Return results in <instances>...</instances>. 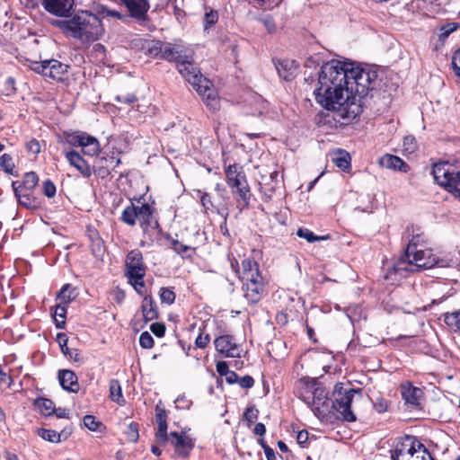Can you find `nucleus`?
Masks as SVG:
<instances>
[{"instance_id": "55", "label": "nucleus", "mask_w": 460, "mask_h": 460, "mask_svg": "<svg viewBox=\"0 0 460 460\" xmlns=\"http://www.w3.org/2000/svg\"><path fill=\"white\" fill-rule=\"evenodd\" d=\"M57 341L61 349V351L64 355H66L67 352L71 349L67 347L68 338L65 333H58L57 334Z\"/></svg>"}, {"instance_id": "59", "label": "nucleus", "mask_w": 460, "mask_h": 460, "mask_svg": "<svg viewBox=\"0 0 460 460\" xmlns=\"http://www.w3.org/2000/svg\"><path fill=\"white\" fill-rule=\"evenodd\" d=\"M258 414L259 411L254 407L251 406L245 410L243 413V418L247 422L251 423L258 418Z\"/></svg>"}, {"instance_id": "37", "label": "nucleus", "mask_w": 460, "mask_h": 460, "mask_svg": "<svg viewBox=\"0 0 460 460\" xmlns=\"http://www.w3.org/2000/svg\"><path fill=\"white\" fill-rule=\"evenodd\" d=\"M203 101L211 111H218L220 109L219 99L217 92L212 88L202 95Z\"/></svg>"}, {"instance_id": "62", "label": "nucleus", "mask_w": 460, "mask_h": 460, "mask_svg": "<svg viewBox=\"0 0 460 460\" xmlns=\"http://www.w3.org/2000/svg\"><path fill=\"white\" fill-rule=\"evenodd\" d=\"M452 66L456 75L460 78V49L452 57Z\"/></svg>"}, {"instance_id": "12", "label": "nucleus", "mask_w": 460, "mask_h": 460, "mask_svg": "<svg viewBox=\"0 0 460 460\" xmlns=\"http://www.w3.org/2000/svg\"><path fill=\"white\" fill-rule=\"evenodd\" d=\"M127 7L130 17L142 23L147 21V12L150 8L147 0H120Z\"/></svg>"}, {"instance_id": "47", "label": "nucleus", "mask_w": 460, "mask_h": 460, "mask_svg": "<svg viewBox=\"0 0 460 460\" xmlns=\"http://www.w3.org/2000/svg\"><path fill=\"white\" fill-rule=\"evenodd\" d=\"M125 434L128 441L133 443L137 442L139 438L137 423L130 422L127 427Z\"/></svg>"}, {"instance_id": "17", "label": "nucleus", "mask_w": 460, "mask_h": 460, "mask_svg": "<svg viewBox=\"0 0 460 460\" xmlns=\"http://www.w3.org/2000/svg\"><path fill=\"white\" fill-rule=\"evenodd\" d=\"M58 378L61 387L70 393H77L80 389L78 378L75 372L69 369H60Z\"/></svg>"}, {"instance_id": "51", "label": "nucleus", "mask_w": 460, "mask_h": 460, "mask_svg": "<svg viewBox=\"0 0 460 460\" xmlns=\"http://www.w3.org/2000/svg\"><path fill=\"white\" fill-rule=\"evenodd\" d=\"M84 425L92 431L99 430V428L102 426L100 421H97L96 419L92 415H85L84 417Z\"/></svg>"}, {"instance_id": "5", "label": "nucleus", "mask_w": 460, "mask_h": 460, "mask_svg": "<svg viewBox=\"0 0 460 460\" xmlns=\"http://www.w3.org/2000/svg\"><path fill=\"white\" fill-rule=\"evenodd\" d=\"M432 174L434 181L439 186L454 193L455 196L460 197V172L454 165L446 162L435 164Z\"/></svg>"}, {"instance_id": "60", "label": "nucleus", "mask_w": 460, "mask_h": 460, "mask_svg": "<svg viewBox=\"0 0 460 460\" xmlns=\"http://www.w3.org/2000/svg\"><path fill=\"white\" fill-rule=\"evenodd\" d=\"M144 277L141 276V279H128V283L133 286L134 289L140 295L143 294V288H145Z\"/></svg>"}, {"instance_id": "27", "label": "nucleus", "mask_w": 460, "mask_h": 460, "mask_svg": "<svg viewBox=\"0 0 460 460\" xmlns=\"http://www.w3.org/2000/svg\"><path fill=\"white\" fill-rule=\"evenodd\" d=\"M37 434L46 441L58 443L61 441L62 436H64V439H66L70 432H66V429H63L61 432H57L53 429L40 428L38 429Z\"/></svg>"}, {"instance_id": "58", "label": "nucleus", "mask_w": 460, "mask_h": 460, "mask_svg": "<svg viewBox=\"0 0 460 460\" xmlns=\"http://www.w3.org/2000/svg\"><path fill=\"white\" fill-rule=\"evenodd\" d=\"M242 279L244 282H252V280H256L257 282H263L262 277L259 272V268L253 271H248L246 275L242 276Z\"/></svg>"}, {"instance_id": "46", "label": "nucleus", "mask_w": 460, "mask_h": 460, "mask_svg": "<svg viewBox=\"0 0 460 460\" xmlns=\"http://www.w3.org/2000/svg\"><path fill=\"white\" fill-rule=\"evenodd\" d=\"M0 166L7 173H13L14 164L13 157L9 154H4L0 156Z\"/></svg>"}, {"instance_id": "10", "label": "nucleus", "mask_w": 460, "mask_h": 460, "mask_svg": "<svg viewBox=\"0 0 460 460\" xmlns=\"http://www.w3.org/2000/svg\"><path fill=\"white\" fill-rule=\"evenodd\" d=\"M40 4L50 14L66 18L75 5V0H40Z\"/></svg>"}, {"instance_id": "57", "label": "nucleus", "mask_w": 460, "mask_h": 460, "mask_svg": "<svg viewBox=\"0 0 460 460\" xmlns=\"http://www.w3.org/2000/svg\"><path fill=\"white\" fill-rule=\"evenodd\" d=\"M99 158L103 161V164H110V170H114L119 164H121L120 158L115 157L113 155L100 156Z\"/></svg>"}, {"instance_id": "11", "label": "nucleus", "mask_w": 460, "mask_h": 460, "mask_svg": "<svg viewBox=\"0 0 460 460\" xmlns=\"http://www.w3.org/2000/svg\"><path fill=\"white\" fill-rule=\"evenodd\" d=\"M190 49L180 43L163 42L160 58L176 64L182 58H188Z\"/></svg>"}, {"instance_id": "64", "label": "nucleus", "mask_w": 460, "mask_h": 460, "mask_svg": "<svg viewBox=\"0 0 460 460\" xmlns=\"http://www.w3.org/2000/svg\"><path fill=\"white\" fill-rule=\"evenodd\" d=\"M374 408L377 412L383 413L387 411L388 402L386 400L383 398H377L376 401L374 402Z\"/></svg>"}, {"instance_id": "36", "label": "nucleus", "mask_w": 460, "mask_h": 460, "mask_svg": "<svg viewBox=\"0 0 460 460\" xmlns=\"http://www.w3.org/2000/svg\"><path fill=\"white\" fill-rule=\"evenodd\" d=\"M232 191L234 194L238 195L240 199L243 200V207L247 208L249 206L251 199V190L247 181L243 182L240 187H234Z\"/></svg>"}, {"instance_id": "22", "label": "nucleus", "mask_w": 460, "mask_h": 460, "mask_svg": "<svg viewBox=\"0 0 460 460\" xmlns=\"http://www.w3.org/2000/svg\"><path fill=\"white\" fill-rule=\"evenodd\" d=\"M47 66V77L54 80H61L67 72V66L56 59L44 60Z\"/></svg>"}, {"instance_id": "42", "label": "nucleus", "mask_w": 460, "mask_h": 460, "mask_svg": "<svg viewBox=\"0 0 460 460\" xmlns=\"http://www.w3.org/2000/svg\"><path fill=\"white\" fill-rule=\"evenodd\" d=\"M297 236L305 239L308 243H314L316 241L323 240L325 237L315 235L311 230L307 228H299L296 232Z\"/></svg>"}, {"instance_id": "50", "label": "nucleus", "mask_w": 460, "mask_h": 460, "mask_svg": "<svg viewBox=\"0 0 460 460\" xmlns=\"http://www.w3.org/2000/svg\"><path fill=\"white\" fill-rule=\"evenodd\" d=\"M197 84H192L191 85L194 87V89L198 92L199 95H204L206 93L208 92V90L212 89L211 84L208 80H207L203 76V80L200 79V81L196 82Z\"/></svg>"}, {"instance_id": "48", "label": "nucleus", "mask_w": 460, "mask_h": 460, "mask_svg": "<svg viewBox=\"0 0 460 460\" xmlns=\"http://www.w3.org/2000/svg\"><path fill=\"white\" fill-rule=\"evenodd\" d=\"M445 322L448 326L460 332V310L446 315Z\"/></svg>"}, {"instance_id": "53", "label": "nucleus", "mask_w": 460, "mask_h": 460, "mask_svg": "<svg viewBox=\"0 0 460 460\" xmlns=\"http://www.w3.org/2000/svg\"><path fill=\"white\" fill-rule=\"evenodd\" d=\"M42 190L48 198H52L56 195V186L50 180L43 181Z\"/></svg>"}, {"instance_id": "40", "label": "nucleus", "mask_w": 460, "mask_h": 460, "mask_svg": "<svg viewBox=\"0 0 460 460\" xmlns=\"http://www.w3.org/2000/svg\"><path fill=\"white\" fill-rule=\"evenodd\" d=\"M74 293V288L70 284H65L62 288L59 290L58 294V297L61 299L62 304L67 305L70 303L74 296H72Z\"/></svg>"}, {"instance_id": "20", "label": "nucleus", "mask_w": 460, "mask_h": 460, "mask_svg": "<svg viewBox=\"0 0 460 460\" xmlns=\"http://www.w3.org/2000/svg\"><path fill=\"white\" fill-rule=\"evenodd\" d=\"M274 64L279 75L287 81H289L294 77L297 69V66L294 60H278L274 62Z\"/></svg>"}, {"instance_id": "32", "label": "nucleus", "mask_w": 460, "mask_h": 460, "mask_svg": "<svg viewBox=\"0 0 460 460\" xmlns=\"http://www.w3.org/2000/svg\"><path fill=\"white\" fill-rule=\"evenodd\" d=\"M111 398L113 402H116L119 405L125 403V399L122 395L121 385L116 379H111L109 384Z\"/></svg>"}, {"instance_id": "21", "label": "nucleus", "mask_w": 460, "mask_h": 460, "mask_svg": "<svg viewBox=\"0 0 460 460\" xmlns=\"http://www.w3.org/2000/svg\"><path fill=\"white\" fill-rule=\"evenodd\" d=\"M246 299L251 303H257L264 292V284L263 282H257L256 280H252V282H244L243 283Z\"/></svg>"}, {"instance_id": "28", "label": "nucleus", "mask_w": 460, "mask_h": 460, "mask_svg": "<svg viewBox=\"0 0 460 460\" xmlns=\"http://www.w3.org/2000/svg\"><path fill=\"white\" fill-rule=\"evenodd\" d=\"M93 13L101 22H102V19L104 18V17H113V18H116L118 20H121L122 19V15L120 14L119 12H118L116 10H111V9H109L107 6H105L103 4H97V5H95Z\"/></svg>"}, {"instance_id": "56", "label": "nucleus", "mask_w": 460, "mask_h": 460, "mask_svg": "<svg viewBox=\"0 0 460 460\" xmlns=\"http://www.w3.org/2000/svg\"><path fill=\"white\" fill-rule=\"evenodd\" d=\"M243 276L249 271H253L259 268L258 263L252 260L245 259L242 261Z\"/></svg>"}, {"instance_id": "45", "label": "nucleus", "mask_w": 460, "mask_h": 460, "mask_svg": "<svg viewBox=\"0 0 460 460\" xmlns=\"http://www.w3.org/2000/svg\"><path fill=\"white\" fill-rule=\"evenodd\" d=\"M218 21V13L215 10H209L204 15V30L208 31L211 26Z\"/></svg>"}, {"instance_id": "31", "label": "nucleus", "mask_w": 460, "mask_h": 460, "mask_svg": "<svg viewBox=\"0 0 460 460\" xmlns=\"http://www.w3.org/2000/svg\"><path fill=\"white\" fill-rule=\"evenodd\" d=\"M332 162L337 167L346 171L350 167V155L348 152L340 149L332 157Z\"/></svg>"}, {"instance_id": "8", "label": "nucleus", "mask_w": 460, "mask_h": 460, "mask_svg": "<svg viewBox=\"0 0 460 460\" xmlns=\"http://www.w3.org/2000/svg\"><path fill=\"white\" fill-rule=\"evenodd\" d=\"M146 275V266L143 261V255L139 250L130 251L126 257V272L128 279H141Z\"/></svg>"}, {"instance_id": "2", "label": "nucleus", "mask_w": 460, "mask_h": 460, "mask_svg": "<svg viewBox=\"0 0 460 460\" xmlns=\"http://www.w3.org/2000/svg\"><path fill=\"white\" fill-rule=\"evenodd\" d=\"M51 24L66 37L78 40L84 44L100 40L105 32L102 22L88 10H75L65 19L54 20Z\"/></svg>"}, {"instance_id": "9", "label": "nucleus", "mask_w": 460, "mask_h": 460, "mask_svg": "<svg viewBox=\"0 0 460 460\" xmlns=\"http://www.w3.org/2000/svg\"><path fill=\"white\" fill-rule=\"evenodd\" d=\"M188 58L180 59L177 63V68L180 74L190 84H197L203 80V75L199 70L193 65V52L190 50L187 53Z\"/></svg>"}, {"instance_id": "30", "label": "nucleus", "mask_w": 460, "mask_h": 460, "mask_svg": "<svg viewBox=\"0 0 460 460\" xmlns=\"http://www.w3.org/2000/svg\"><path fill=\"white\" fill-rule=\"evenodd\" d=\"M323 393L324 391L323 389L317 388L313 394L311 404L315 415L321 414L324 411L323 410H321V406L324 407L326 403V401L323 400ZM308 403H310V402H308Z\"/></svg>"}, {"instance_id": "52", "label": "nucleus", "mask_w": 460, "mask_h": 460, "mask_svg": "<svg viewBox=\"0 0 460 460\" xmlns=\"http://www.w3.org/2000/svg\"><path fill=\"white\" fill-rule=\"evenodd\" d=\"M139 344L143 349L154 347V339L148 332H143L139 337Z\"/></svg>"}, {"instance_id": "25", "label": "nucleus", "mask_w": 460, "mask_h": 460, "mask_svg": "<svg viewBox=\"0 0 460 460\" xmlns=\"http://www.w3.org/2000/svg\"><path fill=\"white\" fill-rule=\"evenodd\" d=\"M401 393L402 397L406 403L411 404L412 406H418L420 404V397L422 394L420 389L414 387L411 385H402Z\"/></svg>"}, {"instance_id": "26", "label": "nucleus", "mask_w": 460, "mask_h": 460, "mask_svg": "<svg viewBox=\"0 0 460 460\" xmlns=\"http://www.w3.org/2000/svg\"><path fill=\"white\" fill-rule=\"evenodd\" d=\"M140 46L145 54L152 58H160L163 41L155 40H141Z\"/></svg>"}, {"instance_id": "4", "label": "nucleus", "mask_w": 460, "mask_h": 460, "mask_svg": "<svg viewBox=\"0 0 460 460\" xmlns=\"http://www.w3.org/2000/svg\"><path fill=\"white\" fill-rule=\"evenodd\" d=\"M154 210V208L147 203L138 206L131 202L123 209L119 219L128 226H134L138 222L143 232L146 233L149 227L158 226L157 221H153Z\"/></svg>"}, {"instance_id": "49", "label": "nucleus", "mask_w": 460, "mask_h": 460, "mask_svg": "<svg viewBox=\"0 0 460 460\" xmlns=\"http://www.w3.org/2000/svg\"><path fill=\"white\" fill-rule=\"evenodd\" d=\"M458 25L456 22L447 23L440 27V33L438 40L444 41L453 31L457 29Z\"/></svg>"}, {"instance_id": "54", "label": "nucleus", "mask_w": 460, "mask_h": 460, "mask_svg": "<svg viewBox=\"0 0 460 460\" xmlns=\"http://www.w3.org/2000/svg\"><path fill=\"white\" fill-rule=\"evenodd\" d=\"M30 68L37 74H40L47 77V66L44 64V61H31L30 64Z\"/></svg>"}, {"instance_id": "1", "label": "nucleus", "mask_w": 460, "mask_h": 460, "mask_svg": "<svg viewBox=\"0 0 460 460\" xmlns=\"http://www.w3.org/2000/svg\"><path fill=\"white\" fill-rule=\"evenodd\" d=\"M376 79V70L332 60L322 65L314 93L324 109L344 119H354L362 112L361 99L375 89Z\"/></svg>"}, {"instance_id": "18", "label": "nucleus", "mask_w": 460, "mask_h": 460, "mask_svg": "<svg viewBox=\"0 0 460 460\" xmlns=\"http://www.w3.org/2000/svg\"><path fill=\"white\" fill-rule=\"evenodd\" d=\"M17 183L18 181H13L12 187L19 204L29 209H37L40 207L38 199L31 195V191L22 190L21 184Z\"/></svg>"}, {"instance_id": "23", "label": "nucleus", "mask_w": 460, "mask_h": 460, "mask_svg": "<svg viewBox=\"0 0 460 460\" xmlns=\"http://www.w3.org/2000/svg\"><path fill=\"white\" fill-rule=\"evenodd\" d=\"M380 163L382 166L387 169L400 171L402 172H407L410 170V166L402 159L394 155H385L381 158Z\"/></svg>"}, {"instance_id": "13", "label": "nucleus", "mask_w": 460, "mask_h": 460, "mask_svg": "<svg viewBox=\"0 0 460 460\" xmlns=\"http://www.w3.org/2000/svg\"><path fill=\"white\" fill-rule=\"evenodd\" d=\"M168 437L169 440L167 442H170L174 447L175 453L178 456L181 457L189 456L190 451L194 447V443L190 437L184 434H179L176 431L171 432Z\"/></svg>"}, {"instance_id": "63", "label": "nucleus", "mask_w": 460, "mask_h": 460, "mask_svg": "<svg viewBox=\"0 0 460 460\" xmlns=\"http://www.w3.org/2000/svg\"><path fill=\"white\" fill-rule=\"evenodd\" d=\"M237 383L242 388L249 389L254 385V379L251 376L246 375L241 378H238Z\"/></svg>"}, {"instance_id": "39", "label": "nucleus", "mask_w": 460, "mask_h": 460, "mask_svg": "<svg viewBox=\"0 0 460 460\" xmlns=\"http://www.w3.org/2000/svg\"><path fill=\"white\" fill-rule=\"evenodd\" d=\"M92 170L101 178H105L111 173L110 164H103L99 157L96 158Z\"/></svg>"}, {"instance_id": "44", "label": "nucleus", "mask_w": 460, "mask_h": 460, "mask_svg": "<svg viewBox=\"0 0 460 460\" xmlns=\"http://www.w3.org/2000/svg\"><path fill=\"white\" fill-rule=\"evenodd\" d=\"M160 299L162 303H165L167 305H172L175 301V293L168 288H160Z\"/></svg>"}, {"instance_id": "38", "label": "nucleus", "mask_w": 460, "mask_h": 460, "mask_svg": "<svg viewBox=\"0 0 460 460\" xmlns=\"http://www.w3.org/2000/svg\"><path fill=\"white\" fill-rule=\"evenodd\" d=\"M172 249L177 254L181 255L182 258H190L195 252V248L183 244L177 240H174L172 242Z\"/></svg>"}, {"instance_id": "34", "label": "nucleus", "mask_w": 460, "mask_h": 460, "mask_svg": "<svg viewBox=\"0 0 460 460\" xmlns=\"http://www.w3.org/2000/svg\"><path fill=\"white\" fill-rule=\"evenodd\" d=\"M83 153L86 155L93 156L94 155H97L100 149L99 142L98 140L89 136L85 137V141L82 145Z\"/></svg>"}, {"instance_id": "3", "label": "nucleus", "mask_w": 460, "mask_h": 460, "mask_svg": "<svg viewBox=\"0 0 460 460\" xmlns=\"http://www.w3.org/2000/svg\"><path fill=\"white\" fill-rule=\"evenodd\" d=\"M438 262V258L432 253L431 250L417 249V243L413 238L409 242L404 254L388 270L385 279L396 280L397 277L406 278L409 273L431 269Z\"/></svg>"}, {"instance_id": "41", "label": "nucleus", "mask_w": 460, "mask_h": 460, "mask_svg": "<svg viewBox=\"0 0 460 460\" xmlns=\"http://www.w3.org/2000/svg\"><path fill=\"white\" fill-rule=\"evenodd\" d=\"M37 405L44 415L49 416L54 412V403L50 399L41 398L37 401Z\"/></svg>"}, {"instance_id": "35", "label": "nucleus", "mask_w": 460, "mask_h": 460, "mask_svg": "<svg viewBox=\"0 0 460 460\" xmlns=\"http://www.w3.org/2000/svg\"><path fill=\"white\" fill-rule=\"evenodd\" d=\"M66 306L64 304L57 305L54 310V321L58 329H64L66 325Z\"/></svg>"}, {"instance_id": "7", "label": "nucleus", "mask_w": 460, "mask_h": 460, "mask_svg": "<svg viewBox=\"0 0 460 460\" xmlns=\"http://www.w3.org/2000/svg\"><path fill=\"white\" fill-rule=\"evenodd\" d=\"M425 453V446L414 436L406 435L396 444L391 451L392 460H411L415 453Z\"/></svg>"}, {"instance_id": "6", "label": "nucleus", "mask_w": 460, "mask_h": 460, "mask_svg": "<svg viewBox=\"0 0 460 460\" xmlns=\"http://www.w3.org/2000/svg\"><path fill=\"white\" fill-rule=\"evenodd\" d=\"M356 394H359L358 390L345 389L341 384H337L334 387L332 407L341 417L342 420L353 422L357 420L356 415L351 410V403Z\"/></svg>"}, {"instance_id": "43", "label": "nucleus", "mask_w": 460, "mask_h": 460, "mask_svg": "<svg viewBox=\"0 0 460 460\" xmlns=\"http://www.w3.org/2000/svg\"><path fill=\"white\" fill-rule=\"evenodd\" d=\"M403 152L406 154H413L417 149L416 138L410 135L406 136L402 141Z\"/></svg>"}, {"instance_id": "19", "label": "nucleus", "mask_w": 460, "mask_h": 460, "mask_svg": "<svg viewBox=\"0 0 460 460\" xmlns=\"http://www.w3.org/2000/svg\"><path fill=\"white\" fill-rule=\"evenodd\" d=\"M226 176L227 184L232 190L247 181L245 173L235 164L226 169Z\"/></svg>"}, {"instance_id": "33", "label": "nucleus", "mask_w": 460, "mask_h": 460, "mask_svg": "<svg viewBox=\"0 0 460 460\" xmlns=\"http://www.w3.org/2000/svg\"><path fill=\"white\" fill-rule=\"evenodd\" d=\"M88 135L84 132H65V142L73 146H82Z\"/></svg>"}, {"instance_id": "16", "label": "nucleus", "mask_w": 460, "mask_h": 460, "mask_svg": "<svg viewBox=\"0 0 460 460\" xmlns=\"http://www.w3.org/2000/svg\"><path fill=\"white\" fill-rule=\"evenodd\" d=\"M66 158L84 178H89L92 175L93 170L91 165L76 151L66 152Z\"/></svg>"}, {"instance_id": "29", "label": "nucleus", "mask_w": 460, "mask_h": 460, "mask_svg": "<svg viewBox=\"0 0 460 460\" xmlns=\"http://www.w3.org/2000/svg\"><path fill=\"white\" fill-rule=\"evenodd\" d=\"M17 185L21 184L22 190L26 191H31L37 186L39 182V177L36 172H29L23 176L22 181H17Z\"/></svg>"}, {"instance_id": "24", "label": "nucleus", "mask_w": 460, "mask_h": 460, "mask_svg": "<svg viewBox=\"0 0 460 460\" xmlns=\"http://www.w3.org/2000/svg\"><path fill=\"white\" fill-rule=\"evenodd\" d=\"M141 310L145 322H150L158 318V309L155 301L151 296H145Z\"/></svg>"}, {"instance_id": "15", "label": "nucleus", "mask_w": 460, "mask_h": 460, "mask_svg": "<svg viewBox=\"0 0 460 460\" xmlns=\"http://www.w3.org/2000/svg\"><path fill=\"white\" fill-rule=\"evenodd\" d=\"M155 419L158 424V429L155 433L156 441L159 445L164 446L169 440L167 433V415L166 411L160 408L158 405L155 408Z\"/></svg>"}, {"instance_id": "61", "label": "nucleus", "mask_w": 460, "mask_h": 460, "mask_svg": "<svg viewBox=\"0 0 460 460\" xmlns=\"http://www.w3.org/2000/svg\"><path fill=\"white\" fill-rule=\"evenodd\" d=\"M151 332L158 338H161L165 333V325L163 323H154L150 326Z\"/></svg>"}, {"instance_id": "14", "label": "nucleus", "mask_w": 460, "mask_h": 460, "mask_svg": "<svg viewBox=\"0 0 460 460\" xmlns=\"http://www.w3.org/2000/svg\"><path fill=\"white\" fill-rule=\"evenodd\" d=\"M216 349L226 358L240 357L239 349L230 335H221L214 341Z\"/></svg>"}]
</instances>
